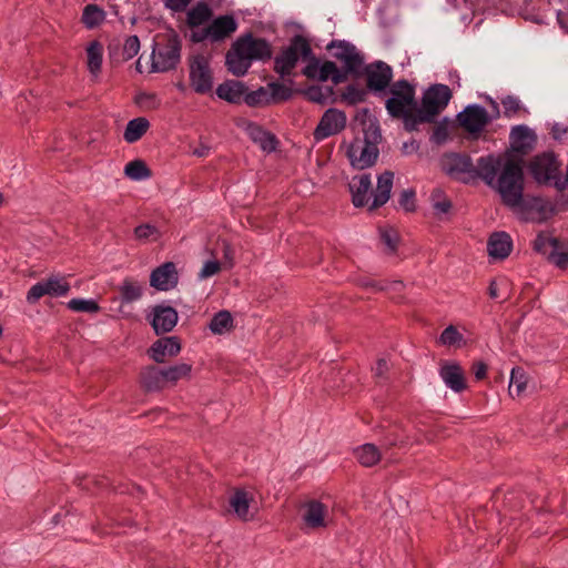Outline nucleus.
Returning <instances> with one entry per match:
<instances>
[{
	"mask_svg": "<svg viewBox=\"0 0 568 568\" xmlns=\"http://www.w3.org/2000/svg\"><path fill=\"white\" fill-rule=\"evenodd\" d=\"M510 144L514 151L526 154L536 143V134L526 125H516L510 131Z\"/></svg>",
	"mask_w": 568,
	"mask_h": 568,
	"instance_id": "4be33fe9",
	"label": "nucleus"
},
{
	"mask_svg": "<svg viewBox=\"0 0 568 568\" xmlns=\"http://www.w3.org/2000/svg\"><path fill=\"white\" fill-rule=\"evenodd\" d=\"M239 28L236 19L232 14H223L211 20L204 28L190 33V40L194 43L209 41L211 43L223 42Z\"/></svg>",
	"mask_w": 568,
	"mask_h": 568,
	"instance_id": "0eeeda50",
	"label": "nucleus"
},
{
	"mask_svg": "<svg viewBox=\"0 0 568 568\" xmlns=\"http://www.w3.org/2000/svg\"><path fill=\"white\" fill-rule=\"evenodd\" d=\"M349 191L354 206L362 207L368 204L371 196H373L371 175L354 176L349 182Z\"/></svg>",
	"mask_w": 568,
	"mask_h": 568,
	"instance_id": "a211bd4d",
	"label": "nucleus"
},
{
	"mask_svg": "<svg viewBox=\"0 0 568 568\" xmlns=\"http://www.w3.org/2000/svg\"><path fill=\"white\" fill-rule=\"evenodd\" d=\"M365 90L354 84L346 87L344 92L342 93L343 100L349 104H357L359 102H363L365 100Z\"/></svg>",
	"mask_w": 568,
	"mask_h": 568,
	"instance_id": "3c124183",
	"label": "nucleus"
},
{
	"mask_svg": "<svg viewBox=\"0 0 568 568\" xmlns=\"http://www.w3.org/2000/svg\"><path fill=\"white\" fill-rule=\"evenodd\" d=\"M387 371H388V364H387L386 359H384V358L378 359L376 365L373 368L374 375L378 378L384 377Z\"/></svg>",
	"mask_w": 568,
	"mask_h": 568,
	"instance_id": "e2e57ef3",
	"label": "nucleus"
},
{
	"mask_svg": "<svg viewBox=\"0 0 568 568\" xmlns=\"http://www.w3.org/2000/svg\"><path fill=\"white\" fill-rule=\"evenodd\" d=\"M272 57L271 44L252 33L240 36L225 55L227 71L235 77H244L254 61L267 60Z\"/></svg>",
	"mask_w": 568,
	"mask_h": 568,
	"instance_id": "f03ea898",
	"label": "nucleus"
},
{
	"mask_svg": "<svg viewBox=\"0 0 568 568\" xmlns=\"http://www.w3.org/2000/svg\"><path fill=\"white\" fill-rule=\"evenodd\" d=\"M47 294L44 281H40L32 285L27 294V301L30 304L37 303L41 297H43Z\"/></svg>",
	"mask_w": 568,
	"mask_h": 568,
	"instance_id": "6e6d98bb",
	"label": "nucleus"
},
{
	"mask_svg": "<svg viewBox=\"0 0 568 568\" xmlns=\"http://www.w3.org/2000/svg\"><path fill=\"white\" fill-rule=\"evenodd\" d=\"M439 376L444 384L455 393L467 388L464 372L456 362L443 361L439 367Z\"/></svg>",
	"mask_w": 568,
	"mask_h": 568,
	"instance_id": "f3484780",
	"label": "nucleus"
},
{
	"mask_svg": "<svg viewBox=\"0 0 568 568\" xmlns=\"http://www.w3.org/2000/svg\"><path fill=\"white\" fill-rule=\"evenodd\" d=\"M558 244L557 239L549 234L540 233L534 241V248L536 252L548 256L550 251H555L558 247Z\"/></svg>",
	"mask_w": 568,
	"mask_h": 568,
	"instance_id": "79ce46f5",
	"label": "nucleus"
},
{
	"mask_svg": "<svg viewBox=\"0 0 568 568\" xmlns=\"http://www.w3.org/2000/svg\"><path fill=\"white\" fill-rule=\"evenodd\" d=\"M462 341H463V335L453 325H449L448 327H446L439 337V342L443 345H447V346L457 345Z\"/></svg>",
	"mask_w": 568,
	"mask_h": 568,
	"instance_id": "603ef678",
	"label": "nucleus"
},
{
	"mask_svg": "<svg viewBox=\"0 0 568 568\" xmlns=\"http://www.w3.org/2000/svg\"><path fill=\"white\" fill-rule=\"evenodd\" d=\"M85 51L88 70L93 78H98L103 61V45L94 40L88 44Z\"/></svg>",
	"mask_w": 568,
	"mask_h": 568,
	"instance_id": "cd10ccee",
	"label": "nucleus"
},
{
	"mask_svg": "<svg viewBox=\"0 0 568 568\" xmlns=\"http://www.w3.org/2000/svg\"><path fill=\"white\" fill-rule=\"evenodd\" d=\"M252 138L264 151L272 152L276 149V140L274 135L260 128L253 129Z\"/></svg>",
	"mask_w": 568,
	"mask_h": 568,
	"instance_id": "c03bdc74",
	"label": "nucleus"
},
{
	"mask_svg": "<svg viewBox=\"0 0 568 568\" xmlns=\"http://www.w3.org/2000/svg\"><path fill=\"white\" fill-rule=\"evenodd\" d=\"M43 281H44L47 294L49 296H53V297L64 296L70 291V285L63 277L51 276Z\"/></svg>",
	"mask_w": 568,
	"mask_h": 568,
	"instance_id": "4c0bfd02",
	"label": "nucleus"
},
{
	"mask_svg": "<svg viewBox=\"0 0 568 568\" xmlns=\"http://www.w3.org/2000/svg\"><path fill=\"white\" fill-rule=\"evenodd\" d=\"M270 90V103L272 101H286L292 97V89L278 82H271L267 85Z\"/></svg>",
	"mask_w": 568,
	"mask_h": 568,
	"instance_id": "09e8293b",
	"label": "nucleus"
},
{
	"mask_svg": "<svg viewBox=\"0 0 568 568\" xmlns=\"http://www.w3.org/2000/svg\"><path fill=\"white\" fill-rule=\"evenodd\" d=\"M504 108V115L506 118H514L518 112L526 111L520 100L513 95H507L501 100Z\"/></svg>",
	"mask_w": 568,
	"mask_h": 568,
	"instance_id": "8fccbe9b",
	"label": "nucleus"
},
{
	"mask_svg": "<svg viewBox=\"0 0 568 568\" xmlns=\"http://www.w3.org/2000/svg\"><path fill=\"white\" fill-rule=\"evenodd\" d=\"M346 125V115L337 109H328L325 111L320 120L315 131L314 138L316 141H322L331 135L337 134Z\"/></svg>",
	"mask_w": 568,
	"mask_h": 568,
	"instance_id": "f8f14e48",
	"label": "nucleus"
},
{
	"mask_svg": "<svg viewBox=\"0 0 568 568\" xmlns=\"http://www.w3.org/2000/svg\"><path fill=\"white\" fill-rule=\"evenodd\" d=\"M312 48L308 41L302 36H295L290 45L284 49L274 60V70L281 78L291 77L300 59H308Z\"/></svg>",
	"mask_w": 568,
	"mask_h": 568,
	"instance_id": "6e6552de",
	"label": "nucleus"
},
{
	"mask_svg": "<svg viewBox=\"0 0 568 568\" xmlns=\"http://www.w3.org/2000/svg\"><path fill=\"white\" fill-rule=\"evenodd\" d=\"M252 501V497L245 490H236L230 497V507L232 511L243 520H247L250 516V504Z\"/></svg>",
	"mask_w": 568,
	"mask_h": 568,
	"instance_id": "c85d7f7f",
	"label": "nucleus"
},
{
	"mask_svg": "<svg viewBox=\"0 0 568 568\" xmlns=\"http://www.w3.org/2000/svg\"><path fill=\"white\" fill-rule=\"evenodd\" d=\"M191 365L186 363H180L168 368H163V376L166 386L169 384H175L178 381L186 378L191 374Z\"/></svg>",
	"mask_w": 568,
	"mask_h": 568,
	"instance_id": "c9c22d12",
	"label": "nucleus"
},
{
	"mask_svg": "<svg viewBox=\"0 0 568 568\" xmlns=\"http://www.w3.org/2000/svg\"><path fill=\"white\" fill-rule=\"evenodd\" d=\"M458 121L468 132L476 133L485 128L489 119L484 106L471 104L466 106L465 110L458 114Z\"/></svg>",
	"mask_w": 568,
	"mask_h": 568,
	"instance_id": "4468645a",
	"label": "nucleus"
},
{
	"mask_svg": "<svg viewBox=\"0 0 568 568\" xmlns=\"http://www.w3.org/2000/svg\"><path fill=\"white\" fill-rule=\"evenodd\" d=\"M243 101L248 105V106H257V105H263V104H268L270 103V93H268V90L265 89V88H260L255 91H252L250 93H244V99Z\"/></svg>",
	"mask_w": 568,
	"mask_h": 568,
	"instance_id": "de8ad7c7",
	"label": "nucleus"
},
{
	"mask_svg": "<svg viewBox=\"0 0 568 568\" xmlns=\"http://www.w3.org/2000/svg\"><path fill=\"white\" fill-rule=\"evenodd\" d=\"M506 284H507L506 280L500 281V285H506ZM488 295H489L490 298H498L499 297V283L496 280H493L489 283Z\"/></svg>",
	"mask_w": 568,
	"mask_h": 568,
	"instance_id": "69168bd1",
	"label": "nucleus"
},
{
	"mask_svg": "<svg viewBox=\"0 0 568 568\" xmlns=\"http://www.w3.org/2000/svg\"><path fill=\"white\" fill-rule=\"evenodd\" d=\"M124 174L133 181H142L151 176L149 168L141 160L129 162L124 168Z\"/></svg>",
	"mask_w": 568,
	"mask_h": 568,
	"instance_id": "e433bc0d",
	"label": "nucleus"
},
{
	"mask_svg": "<svg viewBox=\"0 0 568 568\" xmlns=\"http://www.w3.org/2000/svg\"><path fill=\"white\" fill-rule=\"evenodd\" d=\"M328 79H332L334 84H338L345 81L346 75L343 71H341L337 68V65L334 62L325 61L323 63H320L318 80L326 81Z\"/></svg>",
	"mask_w": 568,
	"mask_h": 568,
	"instance_id": "72a5a7b5",
	"label": "nucleus"
},
{
	"mask_svg": "<svg viewBox=\"0 0 568 568\" xmlns=\"http://www.w3.org/2000/svg\"><path fill=\"white\" fill-rule=\"evenodd\" d=\"M179 274L173 262H165L160 265L150 276V284L159 291H169L176 286Z\"/></svg>",
	"mask_w": 568,
	"mask_h": 568,
	"instance_id": "2eb2a0df",
	"label": "nucleus"
},
{
	"mask_svg": "<svg viewBox=\"0 0 568 568\" xmlns=\"http://www.w3.org/2000/svg\"><path fill=\"white\" fill-rule=\"evenodd\" d=\"M141 384L149 392L161 390L166 387L162 369L149 366L141 372Z\"/></svg>",
	"mask_w": 568,
	"mask_h": 568,
	"instance_id": "bb28decb",
	"label": "nucleus"
},
{
	"mask_svg": "<svg viewBox=\"0 0 568 568\" xmlns=\"http://www.w3.org/2000/svg\"><path fill=\"white\" fill-rule=\"evenodd\" d=\"M134 236L141 242L158 241L161 237L160 230L150 223L138 225L134 229Z\"/></svg>",
	"mask_w": 568,
	"mask_h": 568,
	"instance_id": "a19ab883",
	"label": "nucleus"
},
{
	"mask_svg": "<svg viewBox=\"0 0 568 568\" xmlns=\"http://www.w3.org/2000/svg\"><path fill=\"white\" fill-rule=\"evenodd\" d=\"M430 204L436 216L447 214L452 209V202L442 189H434L430 193Z\"/></svg>",
	"mask_w": 568,
	"mask_h": 568,
	"instance_id": "f704fd0d",
	"label": "nucleus"
},
{
	"mask_svg": "<svg viewBox=\"0 0 568 568\" xmlns=\"http://www.w3.org/2000/svg\"><path fill=\"white\" fill-rule=\"evenodd\" d=\"M209 153V148L205 145H202L201 148H196L193 150V154L196 156H205Z\"/></svg>",
	"mask_w": 568,
	"mask_h": 568,
	"instance_id": "774afa93",
	"label": "nucleus"
},
{
	"mask_svg": "<svg viewBox=\"0 0 568 568\" xmlns=\"http://www.w3.org/2000/svg\"><path fill=\"white\" fill-rule=\"evenodd\" d=\"M209 328L213 334L222 335L233 328V317L229 311L217 312L209 324Z\"/></svg>",
	"mask_w": 568,
	"mask_h": 568,
	"instance_id": "2f4dec72",
	"label": "nucleus"
},
{
	"mask_svg": "<svg viewBox=\"0 0 568 568\" xmlns=\"http://www.w3.org/2000/svg\"><path fill=\"white\" fill-rule=\"evenodd\" d=\"M548 258L558 267L564 268L568 264V253L564 251H550Z\"/></svg>",
	"mask_w": 568,
	"mask_h": 568,
	"instance_id": "bf43d9fd",
	"label": "nucleus"
},
{
	"mask_svg": "<svg viewBox=\"0 0 568 568\" xmlns=\"http://www.w3.org/2000/svg\"><path fill=\"white\" fill-rule=\"evenodd\" d=\"M419 145L415 140H412L410 142H405L403 144V152L405 154H412L418 150Z\"/></svg>",
	"mask_w": 568,
	"mask_h": 568,
	"instance_id": "338daca9",
	"label": "nucleus"
},
{
	"mask_svg": "<svg viewBox=\"0 0 568 568\" xmlns=\"http://www.w3.org/2000/svg\"><path fill=\"white\" fill-rule=\"evenodd\" d=\"M245 85L240 81L230 80L216 88V95L229 103H240L244 99Z\"/></svg>",
	"mask_w": 568,
	"mask_h": 568,
	"instance_id": "a878e982",
	"label": "nucleus"
},
{
	"mask_svg": "<svg viewBox=\"0 0 568 568\" xmlns=\"http://www.w3.org/2000/svg\"><path fill=\"white\" fill-rule=\"evenodd\" d=\"M476 173L488 186L498 192L505 205H521L525 179L520 161L509 155L480 156L477 160Z\"/></svg>",
	"mask_w": 568,
	"mask_h": 568,
	"instance_id": "f257e3e1",
	"label": "nucleus"
},
{
	"mask_svg": "<svg viewBox=\"0 0 568 568\" xmlns=\"http://www.w3.org/2000/svg\"><path fill=\"white\" fill-rule=\"evenodd\" d=\"M327 49L332 51L334 58L339 60L344 64L343 72L357 74L363 64L364 58L355 45L346 41H333L327 45Z\"/></svg>",
	"mask_w": 568,
	"mask_h": 568,
	"instance_id": "9b49d317",
	"label": "nucleus"
},
{
	"mask_svg": "<svg viewBox=\"0 0 568 568\" xmlns=\"http://www.w3.org/2000/svg\"><path fill=\"white\" fill-rule=\"evenodd\" d=\"M221 271V263L216 260L206 261L197 274L199 280H206Z\"/></svg>",
	"mask_w": 568,
	"mask_h": 568,
	"instance_id": "5fc2aeb1",
	"label": "nucleus"
},
{
	"mask_svg": "<svg viewBox=\"0 0 568 568\" xmlns=\"http://www.w3.org/2000/svg\"><path fill=\"white\" fill-rule=\"evenodd\" d=\"M381 130L377 122L371 121L364 129V136L356 138L347 148V158L351 165L357 170L371 168L377 161L381 141Z\"/></svg>",
	"mask_w": 568,
	"mask_h": 568,
	"instance_id": "20e7f679",
	"label": "nucleus"
},
{
	"mask_svg": "<svg viewBox=\"0 0 568 568\" xmlns=\"http://www.w3.org/2000/svg\"><path fill=\"white\" fill-rule=\"evenodd\" d=\"M327 507L317 500L305 504L303 520L308 528L317 529L326 526Z\"/></svg>",
	"mask_w": 568,
	"mask_h": 568,
	"instance_id": "b1692460",
	"label": "nucleus"
},
{
	"mask_svg": "<svg viewBox=\"0 0 568 568\" xmlns=\"http://www.w3.org/2000/svg\"><path fill=\"white\" fill-rule=\"evenodd\" d=\"M513 251V240L506 232H494L487 241V252L493 260H505Z\"/></svg>",
	"mask_w": 568,
	"mask_h": 568,
	"instance_id": "aec40b11",
	"label": "nucleus"
},
{
	"mask_svg": "<svg viewBox=\"0 0 568 568\" xmlns=\"http://www.w3.org/2000/svg\"><path fill=\"white\" fill-rule=\"evenodd\" d=\"M473 373L476 379L480 381L486 377L487 365L483 362H477L473 365Z\"/></svg>",
	"mask_w": 568,
	"mask_h": 568,
	"instance_id": "0e129e2a",
	"label": "nucleus"
},
{
	"mask_svg": "<svg viewBox=\"0 0 568 568\" xmlns=\"http://www.w3.org/2000/svg\"><path fill=\"white\" fill-rule=\"evenodd\" d=\"M307 61L306 67L303 69V74L308 79H316L318 80V69H320V61L315 58V55L312 53L308 59H304Z\"/></svg>",
	"mask_w": 568,
	"mask_h": 568,
	"instance_id": "4d7b16f0",
	"label": "nucleus"
},
{
	"mask_svg": "<svg viewBox=\"0 0 568 568\" xmlns=\"http://www.w3.org/2000/svg\"><path fill=\"white\" fill-rule=\"evenodd\" d=\"M140 51V40L136 36H130L125 39L122 57L124 60H130L134 58Z\"/></svg>",
	"mask_w": 568,
	"mask_h": 568,
	"instance_id": "864d4df0",
	"label": "nucleus"
},
{
	"mask_svg": "<svg viewBox=\"0 0 568 568\" xmlns=\"http://www.w3.org/2000/svg\"><path fill=\"white\" fill-rule=\"evenodd\" d=\"M192 0H164L166 9L173 12H183Z\"/></svg>",
	"mask_w": 568,
	"mask_h": 568,
	"instance_id": "680f3d73",
	"label": "nucleus"
},
{
	"mask_svg": "<svg viewBox=\"0 0 568 568\" xmlns=\"http://www.w3.org/2000/svg\"><path fill=\"white\" fill-rule=\"evenodd\" d=\"M119 291L122 300L126 303L138 301L142 296V287L131 280H124Z\"/></svg>",
	"mask_w": 568,
	"mask_h": 568,
	"instance_id": "ea45409f",
	"label": "nucleus"
},
{
	"mask_svg": "<svg viewBox=\"0 0 568 568\" xmlns=\"http://www.w3.org/2000/svg\"><path fill=\"white\" fill-rule=\"evenodd\" d=\"M393 181L394 173L392 171H385L378 175L376 189L373 191V202L369 205L371 211L387 203L390 197Z\"/></svg>",
	"mask_w": 568,
	"mask_h": 568,
	"instance_id": "5701e85b",
	"label": "nucleus"
},
{
	"mask_svg": "<svg viewBox=\"0 0 568 568\" xmlns=\"http://www.w3.org/2000/svg\"><path fill=\"white\" fill-rule=\"evenodd\" d=\"M68 307L74 312L90 313V314L97 313L100 310L99 304L92 298H90V300L72 298L68 302Z\"/></svg>",
	"mask_w": 568,
	"mask_h": 568,
	"instance_id": "a18cd8bd",
	"label": "nucleus"
},
{
	"mask_svg": "<svg viewBox=\"0 0 568 568\" xmlns=\"http://www.w3.org/2000/svg\"><path fill=\"white\" fill-rule=\"evenodd\" d=\"M181 60V41L176 33L159 37L151 54V72H168L178 67Z\"/></svg>",
	"mask_w": 568,
	"mask_h": 568,
	"instance_id": "39448f33",
	"label": "nucleus"
},
{
	"mask_svg": "<svg viewBox=\"0 0 568 568\" xmlns=\"http://www.w3.org/2000/svg\"><path fill=\"white\" fill-rule=\"evenodd\" d=\"M332 93H333V91L331 88H323L320 85L310 87L305 91L306 98L310 101L318 103V104L326 103L328 101V99L331 98Z\"/></svg>",
	"mask_w": 568,
	"mask_h": 568,
	"instance_id": "49530a36",
	"label": "nucleus"
},
{
	"mask_svg": "<svg viewBox=\"0 0 568 568\" xmlns=\"http://www.w3.org/2000/svg\"><path fill=\"white\" fill-rule=\"evenodd\" d=\"M105 19V12L97 4H87L82 13V22L88 29L100 26Z\"/></svg>",
	"mask_w": 568,
	"mask_h": 568,
	"instance_id": "473e14b6",
	"label": "nucleus"
},
{
	"mask_svg": "<svg viewBox=\"0 0 568 568\" xmlns=\"http://www.w3.org/2000/svg\"><path fill=\"white\" fill-rule=\"evenodd\" d=\"M448 138V128L446 123H438L433 131L432 141L442 144Z\"/></svg>",
	"mask_w": 568,
	"mask_h": 568,
	"instance_id": "052dcab7",
	"label": "nucleus"
},
{
	"mask_svg": "<svg viewBox=\"0 0 568 568\" xmlns=\"http://www.w3.org/2000/svg\"><path fill=\"white\" fill-rule=\"evenodd\" d=\"M379 239L384 245L383 250L386 254L393 255L396 253L399 241V236L396 230L392 227H381Z\"/></svg>",
	"mask_w": 568,
	"mask_h": 568,
	"instance_id": "58836bf2",
	"label": "nucleus"
},
{
	"mask_svg": "<svg viewBox=\"0 0 568 568\" xmlns=\"http://www.w3.org/2000/svg\"><path fill=\"white\" fill-rule=\"evenodd\" d=\"M529 171L539 184L554 182L559 189H564L565 182L560 180V162L554 153L544 152L534 156L529 163Z\"/></svg>",
	"mask_w": 568,
	"mask_h": 568,
	"instance_id": "1a4fd4ad",
	"label": "nucleus"
},
{
	"mask_svg": "<svg viewBox=\"0 0 568 568\" xmlns=\"http://www.w3.org/2000/svg\"><path fill=\"white\" fill-rule=\"evenodd\" d=\"M178 323V312L171 306L159 305L153 308L152 327L156 334L171 332Z\"/></svg>",
	"mask_w": 568,
	"mask_h": 568,
	"instance_id": "6ab92c4d",
	"label": "nucleus"
},
{
	"mask_svg": "<svg viewBox=\"0 0 568 568\" xmlns=\"http://www.w3.org/2000/svg\"><path fill=\"white\" fill-rule=\"evenodd\" d=\"M354 456L364 467L375 466L382 458L381 450L374 444H364L354 449Z\"/></svg>",
	"mask_w": 568,
	"mask_h": 568,
	"instance_id": "c756f323",
	"label": "nucleus"
},
{
	"mask_svg": "<svg viewBox=\"0 0 568 568\" xmlns=\"http://www.w3.org/2000/svg\"><path fill=\"white\" fill-rule=\"evenodd\" d=\"M189 81L191 88L199 94L212 91L213 71L209 57L195 54L189 58Z\"/></svg>",
	"mask_w": 568,
	"mask_h": 568,
	"instance_id": "9d476101",
	"label": "nucleus"
},
{
	"mask_svg": "<svg viewBox=\"0 0 568 568\" xmlns=\"http://www.w3.org/2000/svg\"><path fill=\"white\" fill-rule=\"evenodd\" d=\"M181 351L178 337H164L154 342L149 351L151 358L156 363H164L168 357L176 356Z\"/></svg>",
	"mask_w": 568,
	"mask_h": 568,
	"instance_id": "412c9836",
	"label": "nucleus"
},
{
	"mask_svg": "<svg viewBox=\"0 0 568 568\" xmlns=\"http://www.w3.org/2000/svg\"><path fill=\"white\" fill-rule=\"evenodd\" d=\"M399 205L407 212L414 211L415 209V192L413 190H404L399 194Z\"/></svg>",
	"mask_w": 568,
	"mask_h": 568,
	"instance_id": "13d9d810",
	"label": "nucleus"
},
{
	"mask_svg": "<svg viewBox=\"0 0 568 568\" xmlns=\"http://www.w3.org/2000/svg\"><path fill=\"white\" fill-rule=\"evenodd\" d=\"M365 74L367 88L375 93L385 91L393 79L392 68L383 61L368 64L365 68Z\"/></svg>",
	"mask_w": 568,
	"mask_h": 568,
	"instance_id": "ddd939ff",
	"label": "nucleus"
},
{
	"mask_svg": "<svg viewBox=\"0 0 568 568\" xmlns=\"http://www.w3.org/2000/svg\"><path fill=\"white\" fill-rule=\"evenodd\" d=\"M389 92L390 98L385 103L389 115L402 119L406 130H416L418 106L415 99V88L406 80H399L390 87Z\"/></svg>",
	"mask_w": 568,
	"mask_h": 568,
	"instance_id": "7ed1b4c3",
	"label": "nucleus"
},
{
	"mask_svg": "<svg viewBox=\"0 0 568 568\" xmlns=\"http://www.w3.org/2000/svg\"><path fill=\"white\" fill-rule=\"evenodd\" d=\"M526 375L521 368H513L510 374L509 394L519 396L526 388Z\"/></svg>",
	"mask_w": 568,
	"mask_h": 568,
	"instance_id": "37998d69",
	"label": "nucleus"
},
{
	"mask_svg": "<svg viewBox=\"0 0 568 568\" xmlns=\"http://www.w3.org/2000/svg\"><path fill=\"white\" fill-rule=\"evenodd\" d=\"M150 123L145 118L130 120L124 130L123 138L128 143L139 141L148 131Z\"/></svg>",
	"mask_w": 568,
	"mask_h": 568,
	"instance_id": "7c9ffc66",
	"label": "nucleus"
},
{
	"mask_svg": "<svg viewBox=\"0 0 568 568\" xmlns=\"http://www.w3.org/2000/svg\"><path fill=\"white\" fill-rule=\"evenodd\" d=\"M452 99V91L446 84H433L424 93L422 106L417 111V122L430 123L445 110Z\"/></svg>",
	"mask_w": 568,
	"mask_h": 568,
	"instance_id": "423d86ee",
	"label": "nucleus"
},
{
	"mask_svg": "<svg viewBox=\"0 0 568 568\" xmlns=\"http://www.w3.org/2000/svg\"><path fill=\"white\" fill-rule=\"evenodd\" d=\"M213 16L212 8L206 2H197L186 12V24L192 31L204 28Z\"/></svg>",
	"mask_w": 568,
	"mask_h": 568,
	"instance_id": "393cba45",
	"label": "nucleus"
},
{
	"mask_svg": "<svg viewBox=\"0 0 568 568\" xmlns=\"http://www.w3.org/2000/svg\"><path fill=\"white\" fill-rule=\"evenodd\" d=\"M445 171L456 178L462 174H468L470 178H478L477 164L474 165L471 159L465 154L450 153L443 159Z\"/></svg>",
	"mask_w": 568,
	"mask_h": 568,
	"instance_id": "dca6fc26",
	"label": "nucleus"
}]
</instances>
